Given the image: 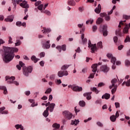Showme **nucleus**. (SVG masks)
Segmentation results:
<instances>
[{"instance_id":"obj_1","label":"nucleus","mask_w":130,"mask_h":130,"mask_svg":"<svg viewBox=\"0 0 130 130\" xmlns=\"http://www.w3.org/2000/svg\"><path fill=\"white\" fill-rule=\"evenodd\" d=\"M19 49L17 48L5 47L2 55L3 60L5 62H10L15 56L13 52H18Z\"/></svg>"},{"instance_id":"obj_31","label":"nucleus","mask_w":130,"mask_h":130,"mask_svg":"<svg viewBox=\"0 0 130 130\" xmlns=\"http://www.w3.org/2000/svg\"><path fill=\"white\" fill-rule=\"evenodd\" d=\"M90 90L91 91H92V92H94L95 93V94H98V93H99V90H98V89H97V88L96 87H91L90 88Z\"/></svg>"},{"instance_id":"obj_7","label":"nucleus","mask_w":130,"mask_h":130,"mask_svg":"<svg viewBox=\"0 0 130 130\" xmlns=\"http://www.w3.org/2000/svg\"><path fill=\"white\" fill-rule=\"evenodd\" d=\"M62 114L63 116H64V117H66V118L69 120L72 119L73 117V114L68 111L63 112Z\"/></svg>"},{"instance_id":"obj_45","label":"nucleus","mask_w":130,"mask_h":130,"mask_svg":"<svg viewBox=\"0 0 130 130\" xmlns=\"http://www.w3.org/2000/svg\"><path fill=\"white\" fill-rule=\"evenodd\" d=\"M39 56L41 58L42 57H44V56H45V52H41L39 54Z\"/></svg>"},{"instance_id":"obj_30","label":"nucleus","mask_w":130,"mask_h":130,"mask_svg":"<svg viewBox=\"0 0 130 130\" xmlns=\"http://www.w3.org/2000/svg\"><path fill=\"white\" fill-rule=\"evenodd\" d=\"M31 60H32V61H34L35 63L36 62H37V61H38V60H39V59H38V58H36V56H35V55H33L31 57Z\"/></svg>"},{"instance_id":"obj_60","label":"nucleus","mask_w":130,"mask_h":130,"mask_svg":"<svg viewBox=\"0 0 130 130\" xmlns=\"http://www.w3.org/2000/svg\"><path fill=\"white\" fill-rule=\"evenodd\" d=\"M117 40H118L117 37H116V36L114 37V38H113V41H114V42L115 43H116V42H117Z\"/></svg>"},{"instance_id":"obj_22","label":"nucleus","mask_w":130,"mask_h":130,"mask_svg":"<svg viewBox=\"0 0 130 130\" xmlns=\"http://www.w3.org/2000/svg\"><path fill=\"white\" fill-rule=\"evenodd\" d=\"M110 98V94L106 93L102 96V99H106V100H108Z\"/></svg>"},{"instance_id":"obj_58","label":"nucleus","mask_w":130,"mask_h":130,"mask_svg":"<svg viewBox=\"0 0 130 130\" xmlns=\"http://www.w3.org/2000/svg\"><path fill=\"white\" fill-rule=\"evenodd\" d=\"M22 124H16L15 126V127L16 128V129H19V128H20Z\"/></svg>"},{"instance_id":"obj_11","label":"nucleus","mask_w":130,"mask_h":130,"mask_svg":"<svg viewBox=\"0 0 130 130\" xmlns=\"http://www.w3.org/2000/svg\"><path fill=\"white\" fill-rule=\"evenodd\" d=\"M81 38V42H80V44H83V45L86 44L88 40L86 38H85V34H82Z\"/></svg>"},{"instance_id":"obj_48","label":"nucleus","mask_w":130,"mask_h":130,"mask_svg":"<svg viewBox=\"0 0 130 130\" xmlns=\"http://www.w3.org/2000/svg\"><path fill=\"white\" fill-rule=\"evenodd\" d=\"M50 80H54L55 79V74H52L49 77Z\"/></svg>"},{"instance_id":"obj_6","label":"nucleus","mask_w":130,"mask_h":130,"mask_svg":"<svg viewBox=\"0 0 130 130\" xmlns=\"http://www.w3.org/2000/svg\"><path fill=\"white\" fill-rule=\"evenodd\" d=\"M88 48H90L91 53H94V52H95V51L97 49V47H96V44H92L91 43V41H88Z\"/></svg>"},{"instance_id":"obj_51","label":"nucleus","mask_w":130,"mask_h":130,"mask_svg":"<svg viewBox=\"0 0 130 130\" xmlns=\"http://www.w3.org/2000/svg\"><path fill=\"white\" fill-rule=\"evenodd\" d=\"M126 86L127 87H130V78L126 81Z\"/></svg>"},{"instance_id":"obj_55","label":"nucleus","mask_w":130,"mask_h":130,"mask_svg":"<svg viewBox=\"0 0 130 130\" xmlns=\"http://www.w3.org/2000/svg\"><path fill=\"white\" fill-rule=\"evenodd\" d=\"M123 19H125V20H128L129 19H130V16L123 15Z\"/></svg>"},{"instance_id":"obj_12","label":"nucleus","mask_w":130,"mask_h":130,"mask_svg":"<svg viewBox=\"0 0 130 130\" xmlns=\"http://www.w3.org/2000/svg\"><path fill=\"white\" fill-rule=\"evenodd\" d=\"M56 49H58L59 52H61V49L63 51L67 50V46L66 45H62V46H57L56 47Z\"/></svg>"},{"instance_id":"obj_26","label":"nucleus","mask_w":130,"mask_h":130,"mask_svg":"<svg viewBox=\"0 0 130 130\" xmlns=\"http://www.w3.org/2000/svg\"><path fill=\"white\" fill-rule=\"evenodd\" d=\"M97 64H93L91 66V68L92 69V72L93 73H96V72H97Z\"/></svg>"},{"instance_id":"obj_63","label":"nucleus","mask_w":130,"mask_h":130,"mask_svg":"<svg viewBox=\"0 0 130 130\" xmlns=\"http://www.w3.org/2000/svg\"><path fill=\"white\" fill-rule=\"evenodd\" d=\"M78 10L79 12H81L82 13V12L84 11V7H79Z\"/></svg>"},{"instance_id":"obj_61","label":"nucleus","mask_w":130,"mask_h":130,"mask_svg":"<svg viewBox=\"0 0 130 130\" xmlns=\"http://www.w3.org/2000/svg\"><path fill=\"white\" fill-rule=\"evenodd\" d=\"M38 105V104L35 103L34 102L31 104V107H35V106H37Z\"/></svg>"},{"instance_id":"obj_16","label":"nucleus","mask_w":130,"mask_h":130,"mask_svg":"<svg viewBox=\"0 0 130 130\" xmlns=\"http://www.w3.org/2000/svg\"><path fill=\"white\" fill-rule=\"evenodd\" d=\"M91 94L92 92H86L83 94V96L86 97L87 100H91L92 99V96H91Z\"/></svg>"},{"instance_id":"obj_37","label":"nucleus","mask_w":130,"mask_h":130,"mask_svg":"<svg viewBox=\"0 0 130 130\" xmlns=\"http://www.w3.org/2000/svg\"><path fill=\"white\" fill-rule=\"evenodd\" d=\"M8 43L9 44H12L13 43V38L11 36L8 37Z\"/></svg>"},{"instance_id":"obj_35","label":"nucleus","mask_w":130,"mask_h":130,"mask_svg":"<svg viewBox=\"0 0 130 130\" xmlns=\"http://www.w3.org/2000/svg\"><path fill=\"white\" fill-rule=\"evenodd\" d=\"M116 61V58L115 57H112L111 58V62H112V64H115V62Z\"/></svg>"},{"instance_id":"obj_47","label":"nucleus","mask_w":130,"mask_h":130,"mask_svg":"<svg viewBox=\"0 0 130 130\" xmlns=\"http://www.w3.org/2000/svg\"><path fill=\"white\" fill-rule=\"evenodd\" d=\"M105 20L106 21H110V16L109 15H107V14H106V16L105 17Z\"/></svg>"},{"instance_id":"obj_53","label":"nucleus","mask_w":130,"mask_h":130,"mask_svg":"<svg viewBox=\"0 0 130 130\" xmlns=\"http://www.w3.org/2000/svg\"><path fill=\"white\" fill-rule=\"evenodd\" d=\"M96 124L100 127H103V124H102V123L101 122H97Z\"/></svg>"},{"instance_id":"obj_28","label":"nucleus","mask_w":130,"mask_h":130,"mask_svg":"<svg viewBox=\"0 0 130 130\" xmlns=\"http://www.w3.org/2000/svg\"><path fill=\"white\" fill-rule=\"evenodd\" d=\"M116 35L118 36H122V34L121 33V29L119 28L116 30Z\"/></svg>"},{"instance_id":"obj_15","label":"nucleus","mask_w":130,"mask_h":130,"mask_svg":"<svg viewBox=\"0 0 130 130\" xmlns=\"http://www.w3.org/2000/svg\"><path fill=\"white\" fill-rule=\"evenodd\" d=\"M5 109H6V107H5L0 108V113L1 114H9V111L8 110H5Z\"/></svg>"},{"instance_id":"obj_2","label":"nucleus","mask_w":130,"mask_h":130,"mask_svg":"<svg viewBox=\"0 0 130 130\" xmlns=\"http://www.w3.org/2000/svg\"><path fill=\"white\" fill-rule=\"evenodd\" d=\"M111 85L109 86V89H111V93L112 94H114L115 92H116V90H117V84L116 83H117V79L114 78L111 81Z\"/></svg>"},{"instance_id":"obj_23","label":"nucleus","mask_w":130,"mask_h":130,"mask_svg":"<svg viewBox=\"0 0 130 130\" xmlns=\"http://www.w3.org/2000/svg\"><path fill=\"white\" fill-rule=\"evenodd\" d=\"M129 29V27L128 26V25L127 24L126 25L124 29H123V33L124 34H127V33H128V32Z\"/></svg>"},{"instance_id":"obj_33","label":"nucleus","mask_w":130,"mask_h":130,"mask_svg":"<svg viewBox=\"0 0 130 130\" xmlns=\"http://www.w3.org/2000/svg\"><path fill=\"white\" fill-rule=\"evenodd\" d=\"M116 117L115 115H113L110 117V119L111 121H112L113 122H114L116 120Z\"/></svg>"},{"instance_id":"obj_42","label":"nucleus","mask_w":130,"mask_h":130,"mask_svg":"<svg viewBox=\"0 0 130 130\" xmlns=\"http://www.w3.org/2000/svg\"><path fill=\"white\" fill-rule=\"evenodd\" d=\"M51 91H52V89H51V88H49L45 92V94H50V93H51Z\"/></svg>"},{"instance_id":"obj_43","label":"nucleus","mask_w":130,"mask_h":130,"mask_svg":"<svg viewBox=\"0 0 130 130\" xmlns=\"http://www.w3.org/2000/svg\"><path fill=\"white\" fill-rule=\"evenodd\" d=\"M21 41L19 40H16V43H15V46H19V45H21Z\"/></svg>"},{"instance_id":"obj_34","label":"nucleus","mask_w":130,"mask_h":130,"mask_svg":"<svg viewBox=\"0 0 130 130\" xmlns=\"http://www.w3.org/2000/svg\"><path fill=\"white\" fill-rule=\"evenodd\" d=\"M103 22V19L101 17H99L96 20V24H101Z\"/></svg>"},{"instance_id":"obj_4","label":"nucleus","mask_w":130,"mask_h":130,"mask_svg":"<svg viewBox=\"0 0 130 130\" xmlns=\"http://www.w3.org/2000/svg\"><path fill=\"white\" fill-rule=\"evenodd\" d=\"M15 78L14 76L10 77L9 76L6 77V81H7L8 84H14L16 86H19V82L14 81Z\"/></svg>"},{"instance_id":"obj_50","label":"nucleus","mask_w":130,"mask_h":130,"mask_svg":"<svg viewBox=\"0 0 130 130\" xmlns=\"http://www.w3.org/2000/svg\"><path fill=\"white\" fill-rule=\"evenodd\" d=\"M98 27L96 25H93L92 26V31L93 32H96V30H97Z\"/></svg>"},{"instance_id":"obj_21","label":"nucleus","mask_w":130,"mask_h":130,"mask_svg":"<svg viewBox=\"0 0 130 130\" xmlns=\"http://www.w3.org/2000/svg\"><path fill=\"white\" fill-rule=\"evenodd\" d=\"M24 66H25V64L22 61H20L19 64L16 66V68L19 71H21V67H24Z\"/></svg>"},{"instance_id":"obj_10","label":"nucleus","mask_w":130,"mask_h":130,"mask_svg":"<svg viewBox=\"0 0 130 130\" xmlns=\"http://www.w3.org/2000/svg\"><path fill=\"white\" fill-rule=\"evenodd\" d=\"M69 73L67 71H62L61 70L59 72H58L57 76L59 77V78H62L63 76H68Z\"/></svg>"},{"instance_id":"obj_19","label":"nucleus","mask_w":130,"mask_h":130,"mask_svg":"<svg viewBox=\"0 0 130 130\" xmlns=\"http://www.w3.org/2000/svg\"><path fill=\"white\" fill-rule=\"evenodd\" d=\"M49 110V107H47L46 109V110H45L43 113V116H44V117H47V116H48V115H49V113H48V111Z\"/></svg>"},{"instance_id":"obj_56","label":"nucleus","mask_w":130,"mask_h":130,"mask_svg":"<svg viewBox=\"0 0 130 130\" xmlns=\"http://www.w3.org/2000/svg\"><path fill=\"white\" fill-rule=\"evenodd\" d=\"M107 56L108 58H112V57H113L112 54H111V53H108L107 54Z\"/></svg>"},{"instance_id":"obj_14","label":"nucleus","mask_w":130,"mask_h":130,"mask_svg":"<svg viewBox=\"0 0 130 130\" xmlns=\"http://www.w3.org/2000/svg\"><path fill=\"white\" fill-rule=\"evenodd\" d=\"M20 6L24 9H28L29 8V5L26 1H23L22 3H20Z\"/></svg>"},{"instance_id":"obj_18","label":"nucleus","mask_w":130,"mask_h":130,"mask_svg":"<svg viewBox=\"0 0 130 130\" xmlns=\"http://www.w3.org/2000/svg\"><path fill=\"white\" fill-rule=\"evenodd\" d=\"M101 5L99 4L98 7H96L95 10L94 12L96 13V14H100V12H101Z\"/></svg>"},{"instance_id":"obj_40","label":"nucleus","mask_w":130,"mask_h":130,"mask_svg":"<svg viewBox=\"0 0 130 130\" xmlns=\"http://www.w3.org/2000/svg\"><path fill=\"white\" fill-rule=\"evenodd\" d=\"M124 22H125V20L121 21L119 22V24L118 25L119 28H121V27L124 25Z\"/></svg>"},{"instance_id":"obj_52","label":"nucleus","mask_w":130,"mask_h":130,"mask_svg":"<svg viewBox=\"0 0 130 130\" xmlns=\"http://www.w3.org/2000/svg\"><path fill=\"white\" fill-rule=\"evenodd\" d=\"M16 26H17L18 27H21V26H22V22L21 21L16 22Z\"/></svg>"},{"instance_id":"obj_27","label":"nucleus","mask_w":130,"mask_h":130,"mask_svg":"<svg viewBox=\"0 0 130 130\" xmlns=\"http://www.w3.org/2000/svg\"><path fill=\"white\" fill-rule=\"evenodd\" d=\"M79 122H80V121L79 120V119H75V120H72L71 122V124L72 125H77V124H78L79 123Z\"/></svg>"},{"instance_id":"obj_32","label":"nucleus","mask_w":130,"mask_h":130,"mask_svg":"<svg viewBox=\"0 0 130 130\" xmlns=\"http://www.w3.org/2000/svg\"><path fill=\"white\" fill-rule=\"evenodd\" d=\"M41 13H43L44 14H46V15H47L48 16H51V13L50 12V11H49L48 10L42 11Z\"/></svg>"},{"instance_id":"obj_36","label":"nucleus","mask_w":130,"mask_h":130,"mask_svg":"<svg viewBox=\"0 0 130 130\" xmlns=\"http://www.w3.org/2000/svg\"><path fill=\"white\" fill-rule=\"evenodd\" d=\"M69 68V65H63L61 68V71H66Z\"/></svg>"},{"instance_id":"obj_39","label":"nucleus","mask_w":130,"mask_h":130,"mask_svg":"<svg viewBox=\"0 0 130 130\" xmlns=\"http://www.w3.org/2000/svg\"><path fill=\"white\" fill-rule=\"evenodd\" d=\"M125 67H130L129 60H125Z\"/></svg>"},{"instance_id":"obj_3","label":"nucleus","mask_w":130,"mask_h":130,"mask_svg":"<svg viewBox=\"0 0 130 130\" xmlns=\"http://www.w3.org/2000/svg\"><path fill=\"white\" fill-rule=\"evenodd\" d=\"M22 71L24 76H25V77H28V76H29V74H31L32 73L33 69L30 66H29L28 67L24 66Z\"/></svg>"},{"instance_id":"obj_38","label":"nucleus","mask_w":130,"mask_h":130,"mask_svg":"<svg viewBox=\"0 0 130 130\" xmlns=\"http://www.w3.org/2000/svg\"><path fill=\"white\" fill-rule=\"evenodd\" d=\"M12 4L14 6V9L16 10V8L17 7V1H16V0H12Z\"/></svg>"},{"instance_id":"obj_54","label":"nucleus","mask_w":130,"mask_h":130,"mask_svg":"<svg viewBox=\"0 0 130 130\" xmlns=\"http://www.w3.org/2000/svg\"><path fill=\"white\" fill-rule=\"evenodd\" d=\"M104 86H105V83L103 82H100L98 84V87H104Z\"/></svg>"},{"instance_id":"obj_29","label":"nucleus","mask_w":130,"mask_h":130,"mask_svg":"<svg viewBox=\"0 0 130 130\" xmlns=\"http://www.w3.org/2000/svg\"><path fill=\"white\" fill-rule=\"evenodd\" d=\"M79 105L81 107H85L86 106V102L84 101H80L79 102Z\"/></svg>"},{"instance_id":"obj_44","label":"nucleus","mask_w":130,"mask_h":130,"mask_svg":"<svg viewBox=\"0 0 130 130\" xmlns=\"http://www.w3.org/2000/svg\"><path fill=\"white\" fill-rule=\"evenodd\" d=\"M43 4H41L40 5H39L38 7V10H39L40 11H41V12H42V10H43Z\"/></svg>"},{"instance_id":"obj_24","label":"nucleus","mask_w":130,"mask_h":130,"mask_svg":"<svg viewBox=\"0 0 130 130\" xmlns=\"http://www.w3.org/2000/svg\"><path fill=\"white\" fill-rule=\"evenodd\" d=\"M0 90H4V94H5V95L8 94V90H7V87H6V86H0Z\"/></svg>"},{"instance_id":"obj_57","label":"nucleus","mask_w":130,"mask_h":130,"mask_svg":"<svg viewBox=\"0 0 130 130\" xmlns=\"http://www.w3.org/2000/svg\"><path fill=\"white\" fill-rule=\"evenodd\" d=\"M56 84H57V85H60V84H61V80H60V79L56 80Z\"/></svg>"},{"instance_id":"obj_13","label":"nucleus","mask_w":130,"mask_h":130,"mask_svg":"<svg viewBox=\"0 0 130 130\" xmlns=\"http://www.w3.org/2000/svg\"><path fill=\"white\" fill-rule=\"evenodd\" d=\"M101 71L103 73H108L109 71V68L107 65H103L101 67Z\"/></svg>"},{"instance_id":"obj_17","label":"nucleus","mask_w":130,"mask_h":130,"mask_svg":"<svg viewBox=\"0 0 130 130\" xmlns=\"http://www.w3.org/2000/svg\"><path fill=\"white\" fill-rule=\"evenodd\" d=\"M48 107H49V110L50 112H52L54 110V107H55V104L51 103L50 104L49 106Z\"/></svg>"},{"instance_id":"obj_49","label":"nucleus","mask_w":130,"mask_h":130,"mask_svg":"<svg viewBox=\"0 0 130 130\" xmlns=\"http://www.w3.org/2000/svg\"><path fill=\"white\" fill-rule=\"evenodd\" d=\"M40 5H41V1H38L35 4L36 7H38L39 6H40Z\"/></svg>"},{"instance_id":"obj_25","label":"nucleus","mask_w":130,"mask_h":130,"mask_svg":"<svg viewBox=\"0 0 130 130\" xmlns=\"http://www.w3.org/2000/svg\"><path fill=\"white\" fill-rule=\"evenodd\" d=\"M68 5H69V6H75V5H76V2L74 0H69L68 1Z\"/></svg>"},{"instance_id":"obj_46","label":"nucleus","mask_w":130,"mask_h":130,"mask_svg":"<svg viewBox=\"0 0 130 130\" xmlns=\"http://www.w3.org/2000/svg\"><path fill=\"white\" fill-rule=\"evenodd\" d=\"M5 22H13L14 19L13 18H6L5 19Z\"/></svg>"},{"instance_id":"obj_5","label":"nucleus","mask_w":130,"mask_h":130,"mask_svg":"<svg viewBox=\"0 0 130 130\" xmlns=\"http://www.w3.org/2000/svg\"><path fill=\"white\" fill-rule=\"evenodd\" d=\"M68 88H71L75 92H81L83 91V88L82 87L76 86V85H69Z\"/></svg>"},{"instance_id":"obj_8","label":"nucleus","mask_w":130,"mask_h":130,"mask_svg":"<svg viewBox=\"0 0 130 130\" xmlns=\"http://www.w3.org/2000/svg\"><path fill=\"white\" fill-rule=\"evenodd\" d=\"M42 47L44 49H49L50 48V41L42 42Z\"/></svg>"},{"instance_id":"obj_9","label":"nucleus","mask_w":130,"mask_h":130,"mask_svg":"<svg viewBox=\"0 0 130 130\" xmlns=\"http://www.w3.org/2000/svg\"><path fill=\"white\" fill-rule=\"evenodd\" d=\"M100 28V29H102V31L103 32L104 36H105V37H106L108 34V32H107V25H101Z\"/></svg>"},{"instance_id":"obj_64","label":"nucleus","mask_w":130,"mask_h":130,"mask_svg":"<svg viewBox=\"0 0 130 130\" xmlns=\"http://www.w3.org/2000/svg\"><path fill=\"white\" fill-rule=\"evenodd\" d=\"M123 48V45H121L118 47V50H121V49Z\"/></svg>"},{"instance_id":"obj_41","label":"nucleus","mask_w":130,"mask_h":130,"mask_svg":"<svg viewBox=\"0 0 130 130\" xmlns=\"http://www.w3.org/2000/svg\"><path fill=\"white\" fill-rule=\"evenodd\" d=\"M97 47L98 48H102L103 47V46H102V42H99L97 44Z\"/></svg>"},{"instance_id":"obj_59","label":"nucleus","mask_w":130,"mask_h":130,"mask_svg":"<svg viewBox=\"0 0 130 130\" xmlns=\"http://www.w3.org/2000/svg\"><path fill=\"white\" fill-rule=\"evenodd\" d=\"M107 14L105 13H103L100 14V16L102 18H105V16H106Z\"/></svg>"},{"instance_id":"obj_62","label":"nucleus","mask_w":130,"mask_h":130,"mask_svg":"<svg viewBox=\"0 0 130 130\" xmlns=\"http://www.w3.org/2000/svg\"><path fill=\"white\" fill-rule=\"evenodd\" d=\"M115 105L116 106V108H119L120 105H119V103H115Z\"/></svg>"},{"instance_id":"obj_20","label":"nucleus","mask_w":130,"mask_h":130,"mask_svg":"<svg viewBox=\"0 0 130 130\" xmlns=\"http://www.w3.org/2000/svg\"><path fill=\"white\" fill-rule=\"evenodd\" d=\"M42 32H43L44 34V33H50V32H51V29L50 28H46V27H43Z\"/></svg>"}]
</instances>
